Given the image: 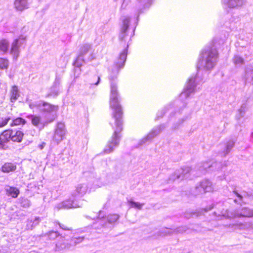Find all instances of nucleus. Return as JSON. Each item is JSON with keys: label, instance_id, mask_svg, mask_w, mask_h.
<instances>
[{"label": "nucleus", "instance_id": "obj_1", "mask_svg": "<svg viewBox=\"0 0 253 253\" xmlns=\"http://www.w3.org/2000/svg\"><path fill=\"white\" fill-rule=\"evenodd\" d=\"M110 108L112 110V116L114 120V124L112 125L114 131L108 142V148L105 150V152L107 153L112 152L114 147L119 144L121 137V132L123 130V111L121 105L119 101H114L110 103Z\"/></svg>", "mask_w": 253, "mask_h": 253}, {"label": "nucleus", "instance_id": "obj_2", "mask_svg": "<svg viewBox=\"0 0 253 253\" xmlns=\"http://www.w3.org/2000/svg\"><path fill=\"white\" fill-rule=\"evenodd\" d=\"M25 39L17 38L13 40L12 42L11 47L10 49V53L12 54L15 58H17L20 53L19 47L22 44V42H24Z\"/></svg>", "mask_w": 253, "mask_h": 253}, {"label": "nucleus", "instance_id": "obj_3", "mask_svg": "<svg viewBox=\"0 0 253 253\" xmlns=\"http://www.w3.org/2000/svg\"><path fill=\"white\" fill-rule=\"evenodd\" d=\"M218 56V52L215 49H205L202 51L201 60L206 59L207 63L211 61L212 59L216 58Z\"/></svg>", "mask_w": 253, "mask_h": 253}, {"label": "nucleus", "instance_id": "obj_4", "mask_svg": "<svg viewBox=\"0 0 253 253\" xmlns=\"http://www.w3.org/2000/svg\"><path fill=\"white\" fill-rule=\"evenodd\" d=\"M24 136L23 132L19 129H12L11 133V140L14 142L20 143L22 141Z\"/></svg>", "mask_w": 253, "mask_h": 253}, {"label": "nucleus", "instance_id": "obj_5", "mask_svg": "<svg viewBox=\"0 0 253 253\" xmlns=\"http://www.w3.org/2000/svg\"><path fill=\"white\" fill-rule=\"evenodd\" d=\"M17 169V166L15 163L11 162L4 163L1 167L0 169L3 173H8L14 172Z\"/></svg>", "mask_w": 253, "mask_h": 253}, {"label": "nucleus", "instance_id": "obj_6", "mask_svg": "<svg viewBox=\"0 0 253 253\" xmlns=\"http://www.w3.org/2000/svg\"><path fill=\"white\" fill-rule=\"evenodd\" d=\"M12 132V129H6L3 130L0 133V142L3 145L11 140V133Z\"/></svg>", "mask_w": 253, "mask_h": 253}, {"label": "nucleus", "instance_id": "obj_7", "mask_svg": "<svg viewBox=\"0 0 253 253\" xmlns=\"http://www.w3.org/2000/svg\"><path fill=\"white\" fill-rule=\"evenodd\" d=\"M127 56L126 50H124L120 55L119 57L118 58L117 61L115 63L116 67L117 69H120L125 65V62L126 60Z\"/></svg>", "mask_w": 253, "mask_h": 253}, {"label": "nucleus", "instance_id": "obj_8", "mask_svg": "<svg viewBox=\"0 0 253 253\" xmlns=\"http://www.w3.org/2000/svg\"><path fill=\"white\" fill-rule=\"evenodd\" d=\"M9 42L6 39H0V52L3 54L7 53L9 49Z\"/></svg>", "mask_w": 253, "mask_h": 253}, {"label": "nucleus", "instance_id": "obj_9", "mask_svg": "<svg viewBox=\"0 0 253 253\" xmlns=\"http://www.w3.org/2000/svg\"><path fill=\"white\" fill-rule=\"evenodd\" d=\"M42 106H46L43 109V112H53L57 111L58 109V105H54L48 103L46 102H42Z\"/></svg>", "mask_w": 253, "mask_h": 253}, {"label": "nucleus", "instance_id": "obj_10", "mask_svg": "<svg viewBox=\"0 0 253 253\" xmlns=\"http://www.w3.org/2000/svg\"><path fill=\"white\" fill-rule=\"evenodd\" d=\"M27 118L31 119L32 124L35 126H38L42 124V118L40 115H29Z\"/></svg>", "mask_w": 253, "mask_h": 253}, {"label": "nucleus", "instance_id": "obj_11", "mask_svg": "<svg viewBox=\"0 0 253 253\" xmlns=\"http://www.w3.org/2000/svg\"><path fill=\"white\" fill-rule=\"evenodd\" d=\"M6 193L8 196L16 198L20 193V191L17 188L9 186L8 188L6 189Z\"/></svg>", "mask_w": 253, "mask_h": 253}, {"label": "nucleus", "instance_id": "obj_12", "mask_svg": "<svg viewBox=\"0 0 253 253\" xmlns=\"http://www.w3.org/2000/svg\"><path fill=\"white\" fill-rule=\"evenodd\" d=\"M15 7L18 10H22L27 8V0H15L14 1Z\"/></svg>", "mask_w": 253, "mask_h": 253}, {"label": "nucleus", "instance_id": "obj_13", "mask_svg": "<svg viewBox=\"0 0 253 253\" xmlns=\"http://www.w3.org/2000/svg\"><path fill=\"white\" fill-rule=\"evenodd\" d=\"M117 95L118 92L117 87L114 84H112L111 86L110 103H112L114 101L115 102H118Z\"/></svg>", "mask_w": 253, "mask_h": 253}, {"label": "nucleus", "instance_id": "obj_14", "mask_svg": "<svg viewBox=\"0 0 253 253\" xmlns=\"http://www.w3.org/2000/svg\"><path fill=\"white\" fill-rule=\"evenodd\" d=\"M26 124V121L21 117H17L13 119L10 124V126H16L19 125H24Z\"/></svg>", "mask_w": 253, "mask_h": 253}, {"label": "nucleus", "instance_id": "obj_15", "mask_svg": "<svg viewBox=\"0 0 253 253\" xmlns=\"http://www.w3.org/2000/svg\"><path fill=\"white\" fill-rule=\"evenodd\" d=\"M64 132L60 129H57L54 134L53 138L57 142L61 141L63 139Z\"/></svg>", "mask_w": 253, "mask_h": 253}, {"label": "nucleus", "instance_id": "obj_16", "mask_svg": "<svg viewBox=\"0 0 253 253\" xmlns=\"http://www.w3.org/2000/svg\"><path fill=\"white\" fill-rule=\"evenodd\" d=\"M18 96V89L16 85H13L11 90V98L16 100Z\"/></svg>", "mask_w": 253, "mask_h": 253}, {"label": "nucleus", "instance_id": "obj_17", "mask_svg": "<svg viewBox=\"0 0 253 253\" xmlns=\"http://www.w3.org/2000/svg\"><path fill=\"white\" fill-rule=\"evenodd\" d=\"M8 66V61L4 58H0V69H6Z\"/></svg>", "mask_w": 253, "mask_h": 253}, {"label": "nucleus", "instance_id": "obj_18", "mask_svg": "<svg viewBox=\"0 0 253 253\" xmlns=\"http://www.w3.org/2000/svg\"><path fill=\"white\" fill-rule=\"evenodd\" d=\"M10 120V117H4L0 115V127H2L5 126Z\"/></svg>", "mask_w": 253, "mask_h": 253}, {"label": "nucleus", "instance_id": "obj_19", "mask_svg": "<svg viewBox=\"0 0 253 253\" xmlns=\"http://www.w3.org/2000/svg\"><path fill=\"white\" fill-rule=\"evenodd\" d=\"M76 191L79 194H84L86 192V188L83 185H79L77 187Z\"/></svg>", "mask_w": 253, "mask_h": 253}, {"label": "nucleus", "instance_id": "obj_20", "mask_svg": "<svg viewBox=\"0 0 253 253\" xmlns=\"http://www.w3.org/2000/svg\"><path fill=\"white\" fill-rule=\"evenodd\" d=\"M128 202L131 207L137 208L138 209H141L142 206L143 205V204H140L139 203L135 202L132 201H129Z\"/></svg>", "mask_w": 253, "mask_h": 253}, {"label": "nucleus", "instance_id": "obj_21", "mask_svg": "<svg viewBox=\"0 0 253 253\" xmlns=\"http://www.w3.org/2000/svg\"><path fill=\"white\" fill-rule=\"evenodd\" d=\"M128 20L127 19H125L123 21V25L122 28V32L123 34H125L128 27Z\"/></svg>", "mask_w": 253, "mask_h": 253}, {"label": "nucleus", "instance_id": "obj_22", "mask_svg": "<svg viewBox=\"0 0 253 253\" xmlns=\"http://www.w3.org/2000/svg\"><path fill=\"white\" fill-rule=\"evenodd\" d=\"M89 47L87 45H84L81 49V54L83 55L86 53L89 50Z\"/></svg>", "mask_w": 253, "mask_h": 253}, {"label": "nucleus", "instance_id": "obj_23", "mask_svg": "<svg viewBox=\"0 0 253 253\" xmlns=\"http://www.w3.org/2000/svg\"><path fill=\"white\" fill-rule=\"evenodd\" d=\"M194 90V85L192 86L191 87H190L189 88L187 87V88H186V89L185 90V92H193Z\"/></svg>", "mask_w": 253, "mask_h": 253}, {"label": "nucleus", "instance_id": "obj_24", "mask_svg": "<svg viewBox=\"0 0 253 253\" xmlns=\"http://www.w3.org/2000/svg\"><path fill=\"white\" fill-rule=\"evenodd\" d=\"M55 119V116H54L53 117H52L51 118L49 119H48L46 121L45 123H51Z\"/></svg>", "mask_w": 253, "mask_h": 253}, {"label": "nucleus", "instance_id": "obj_25", "mask_svg": "<svg viewBox=\"0 0 253 253\" xmlns=\"http://www.w3.org/2000/svg\"><path fill=\"white\" fill-rule=\"evenodd\" d=\"M112 216L114 217L113 219H114V221L116 220L118 218L117 215L114 214V215H113Z\"/></svg>", "mask_w": 253, "mask_h": 253}, {"label": "nucleus", "instance_id": "obj_26", "mask_svg": "<svg viewBox=\"0 0 253 253\" xmlns=\"http://www.w3.org/2000/svg\"><path fill=\"white\" fill-rule=\"evenodd\" d=\"M245 216H248V217H251V216H253V213H252V214L249 213V214L246 215Z\"/></svg>", "mask_w": 253, "mask_h": 253}, {"label": "nucleus", "instance_id": "obj_27", "mask_svg": "<svg viewBox=\"0 0 253 253\" xmlns=\"http://www.w3.org/2000/svg\"><path fill=\"white\" fill-rule=\"evenodd\" d=\"M124 38H125V37H124V35H123V36L121 37V40H124Z\"/></svg>", "mask_w": 253, "mask_h": 253}, {"label": "nucleus", "instance_id": "obj_28", "mask_svg": "<svg viewBox=\"0 0 253 253\" xmlns=\"http://www.w3.org/2000/svg\"><path fill=\"white\" fill-rule=\"evenodd\" d=\"M99 80H100V78H99V77H98V81H97V82L95 84H98V83H99Z\"/></svg>", "mask_w": 253, "mask_h": 253}, {"label": "nucleus", "instance_id": "obj_29", "mask_svg": "<svg viewBox=\"0 0 253 253\" xmlns=\"http://www.w3.org/2000/svg\"><path fill=\"white\" fill-rule=\"evenodd\" d=\"M238 198H239V197L241 198H242L241 196L239 194L238 195Z\"/></svg>", "mask_w": 253, "mask_h": 253}, {"label": "nucleus", "instance_id": "obj_30", "mask_svg": "<svg viewBox=\"0 0 253 253\" xmlns=\"http://www.w3.org/2000/svg\"><path fill=\"white\" fill-rule=\"evenodd\" d=\"M0 145H2V143L1 142H0Z\"/></svg>", "mask_w": 253, "mask_h": 253}]
</instances>
